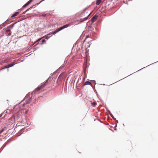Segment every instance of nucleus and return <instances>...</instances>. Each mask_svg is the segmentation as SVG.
Instances as JSON below:
<instances>
[{
	"label": "nucleus",
	"instance_id": "nucleus-13",
	"mask_svg": "<svg viewBox=\"0 0 158 158\" xmlns=\"http://www.w3.org/2000/svg\"><path fill=\"white\" fill-rule=\"evenodd\" d=\"M42 43H41V44H43L44 43V42H45V41H46L45 40L43 39V40H42Z\"/></svg>",
	"mask_w": 158,
	"mask_h": 158
},
{
	"label": "nucleus",
	"instance_id": "nucleus-4",
	"mask_svg": "<svg viewBox=\"0 0 158 158\" xmlns=\"http://www.w3.org/2000/svg\"><path fill=\"white\" fill-rule=\"evenodd\" d=\"M98 17V15H95L92 19L91 21L92 23L94 22L97 19Z\"/></svg>",
	"mask_w": 158,
	"mask_h": 158
},
{
	"label": "nucleus",
	"instance_id": "nucleus-2",
	"mask_svg": "<svg viewBox=\"0 0 158 158\" xmlns=\"http://www.w3.org/2000/svg\"><path fill=\"white\" fill-rule=\"evenodd\" d=\"M31 100V98L30 96L26 97L24 99L23 102H24L23 106L25 107L26 105L29 103Z\"/></svg>",
	"mask_w": 158,
	"mask_h": 158
},
{
	"label": "nucleus",
	"instance_id": "nucleus-16",
	"mask_svg": "<svg viewBox=\"0 0 158 158\" xmlns=\"http://www.w3.org/2000/svg\"><path fill=\"white\" fill-rule=\"evenodd\" d=\"M41 39V38H40V39H39L37 41H39Z\"/></svg>",
	"mask_w": 158,
	"mask_h": 158
},
{
	"label": "nucleus",
	"instance_id": "nucleus-3",
	"mask_svg": "<svg viewBox=\"0 0 158 158\" xmlns=\"http://www.w3.org/2000/svg\"><path fill=\"white\" fill-rule=\"evenodd\" d=\"M69 26V24H66L65 25H64V26L59 28L56 31H55L54 32H53V34H55L56 33L62 30V29L68 27Z\"/></svg>",
	"mask_w": 158,
	"mask_h": 158
},
{
	"label": "nucleus",
	"instance_id": "nucleus-11",
	"mask_svg": "<svg viewBox=\"0 0 158 158\" xmlns=\"http://www.w3.org/2000/svg\"><path fill=\"white\" fill-rule=\"evenodd\" d=\"M90 14H91V13L89 14L88 15V16H87V17H85V18H84V19H85V20H86V19H88V17H89V15H90Z\"/></svg>",
	"mask_w": 158,
	"mask_h": 158
},
{
	"label": "nucleus",
	"instance_id": "nucleus-6",
	"mask_svg": "<svg viewBox=\"0 0 158 158\" xmlns=\"http://www.w3.org/2000/svg\"><path fill=\"white\" fill-rule=\"evenodd\" d=\"M13 27V25H12V26L10 25V26L7 27L6 28V31L7 32L10 31V28H12Z\"/></svg>",
	"mask_w": 158,
	"mask_h": 158
},
{
	"label": "nucleus",
	"instance_id": "nucleus-9",
	"mask_svg": "<svg viewBox=\"0 0 158 158\" xmlns=\"http://www.w3.org/2000/svg\"><path fill=\"white\" fill-rule=\"evenodd\" d=\"M14 65V63H12L10 64H9L8 65V67L7 68H9L10 67H11L13 66Z\"/></svg>",
	"mask_w": 158,
	"mask_h": 158
},
{
	"label": "nucleus",
	"instance_id": "nucleus-14",
	"mask_svg": "<svg viewBox=\"0 0 158 158\" xmlns=\"http://www.w3.org/2000/svg\"><path fill=\"white\" fill-rule=\"evenodd\" d=\"M11 35V33L9 32V33H8V35Z\"/></svg>",
	"mask_w": 158,
	"mask_h": 158
},
{
	"label": "nucleus",
	"instance_id": "nucleus-18",
	"mask_svg": "<svg viewBox=\"0 0 158 158\" xmlns=\"http://www.w3.org/2000/svg\"><path fill=\"white\" fill-rule=\"evenodd\" d=\"M112 117L113 118H114V117H113V116H112Z\"/></svg>",
	"mask_w": 158,
	"mask_h": 158
},
{
	"label": "nucleus",
	"instance_id": "nucleus-15",
	"mask_svg": "<svg viewBox=\"0 0 158 158\" xmlns=\"http://www.w3.org/2000/svg\"><path fill=\"white\" fill-rule=\"evenodd\" d=\"M29 9H28L27 10H26V11H25L24 12V14H25V12H26Z\"/></svg>",
	"mask_w": 158,
	"mask_h": 158
},
{
	"label": "nucleus",
	"instance_id": "nucleus-8",
	"mask_svg": "<svg viewBox=\"0 0 158 158\" xmlns=\"http://www.w3.org/2000/svg\"><path fill=\"white\" fill-rule=\"evenodd\" d=\"M102 0H97L96 4L97 5H99L101 2Z\"/></svg>",
	"mask_w": 158,
	"mask_h": 158
},
{
	"label": "nucleus",
	"instance_id": "nucleus-19",
	"mask_svg": "<svg viewBox=\"0 0 158 158\" xmlns=\"http://www.w3.org/2000/svg\"><path fill=\"white\" fill-rule=\"evenodd\" d=\"M112 117L113 118H114V117H113V116H112Z\"/></svg>",
	"mask_w": 158,
	"mask_h": 158
},
{
	"label": "nucleus",
	"instance_id": "nucleus-1",
	"mask_svg": "<svg viewBox=\"0 0 158 158\" xmlns=\"http://www.w3.org/2000/svg\"><path fill=\"white\" fill-rule=\"evenodd\" d=\"M48 80H47L45 82L42 83L41 84V85H39L38 87L35 89V91H39L40 90L44 89L45 86L48 84Z\"/></svg>",
	"mask_w": 158,
	"mask_h": 158
},
{
	"label": "nucleus",
	"instance_id": "nucleus-7",
	"mask_svg": "<svg viewBox=\"0 0 158 158\" xmlns=\"http://www.w3.org/2000/svg\"><path fill=\"white\" fill-rule=\"evenodd\" d=\"M19 12H16L12 15V16H11V18H12L14 17L17 16L19 14Z\"/></svg>",
	"mask_w": 158,
	"mask_h": 158
},
{
	"label": "nucleus",
	"instance_id": "nucleus-10",
	"mask_svg": "<svg viewBox=\"0 0 158 158\" xmlns=\"http://www.w3.org/2000/svg\"><path fill=\"white\" fill-rule=\"evenodd\" d=\"M88 84L90 85V84H91V83H90V82L89 81H86L85 82L84 85H88Z\"/></svg>",
	"mask_w": 158,
	"mask_h": 158
},
{
	"label": "nucleus",
	"instance_id": "nucleus-20",
	"mask_svg": "<svg viewBox=\"0 0 158 158\" xmlns=\"http://www.w3.org/2000/svg\"><path fill=\"white\" fill-rule=\"evenodd\" d=\"M46 39H48V38L47 37H46Z\"/></svg>",
	"mask_w": 158,
	"mask_h": 158
},
{
	"label": "nucleus",
	"instance_id": "nucleus-5",
	"mask_svg": "<svg viewBox=\"0 0 158 158\" xmlns=\"http://www.w3.org/2000/svg\"><path fill=\"white\" fill-rule=\"evenodd\" d=\"M33 0H30L28 2H27L26 4L24 5L23 7H25L27 6H28L29 4Z\"/></svg>",
	"mask_w": 158,
	"mask_h": 158
},
{
	"label": "nucleus",
	"instance_id": "nucleus-12",
	"mask_svg": "<svg viewBox=\"0 0 158 158\" xmlns=\"http://www.w3.org/2000/svg\"><path fill=\"white\" fill-rule=\"evenodd\" d=\"M4 129H3L2 130L0 131V134L1 133H2L4 131Z\"/></svg>",
	"mask_w": 158,
	"mask_h": 158
},
{
	"label": "nucleus",
	"instance_id": "nucleus-17",
	"mask_svg": "<svg viewBox=\"0 0 158 158\" xmlns=\"http://www.w3.org/2000/svg\"><path fill=\"white\" fill-rule=\"evenodd\" d=\"M27 113V111H26L25 112V114H26V113Z\"/></svg>",
	"mask_w": 158,
	"mask_h": 158
}]
</instances>
